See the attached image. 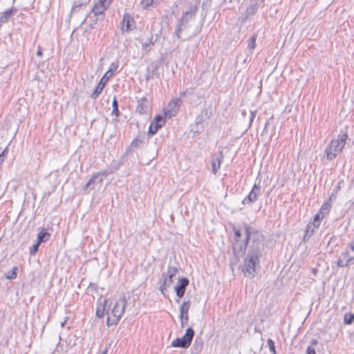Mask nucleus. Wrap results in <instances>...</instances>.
<instances>
[{"mask_svg":"<svg viewBox=\"0 0 354 354\" xmlns=\"http://www.w3.org/2000/svg\"><path fill=\"white\" fill-rule=\"evenodd\" d=\"M267 344L269 347L270 351L273 354H277L274 341L272 339H268L267 341Z\"/></svg>","mask_w":354,"mask_h":354,"instance_id":"c9c22d12","label":"nucleus"},{"mask_svg":"<svg viewBox=\"0 0 354 354\" xmlns=\"http://www.w3.org/2000/svg\"><path fill=\"white\" fill-rule=\"evenodd\" d=\"M312 272H313L315 275H316V274H317V268H313V269L312 270Z\"/></svg>","mask_w":354,"mask_h":354,"instance_id":"8fccbe9b","label":"nucleus"},{"mask_svg":"<svg viewBox=\"0 0 354 354\" xmlns=\"http://www.w3.org/2000/svg\"><path fill=\"white\" fill-rule=\"evenodd\" d=\"M260 183L261 180H259L257 182V179L249 194L243 200L242 203L243 205H250L258 199L261 194Z\"/></svg>","mask_w":354,"mask_h":354,"instance_id":"6e6552de","label":"nucleus"},{"mask_svg":"<svg viewBox=\"0 0 354 354\" xmlns=\"http://www.w3.org/2000/svg\"><path fill=\"white\" fill-rule=\"evenodd\" d=\"M255 115H256L255 112H252V111L250 112V123L252 122L253 120L255 118Z\"/></svg>","mask_w":354,"mask_h":354,"instance_id":"79ce46f5","label":"nucleus"},{"mask_svg":"<svg viewBox=\"0 0 354 354\" xmlns=\"http://www.w3.org/2000/svg\"><path fill=\"white\" fill-rule=\"evenodd\" d=\"M6 151H4L1 155H0V165L2 164V162H3L4 160V158L3 157V153H5Z\"/></svg>","mask_w":354,"mask_h":354,"instance_id":"49530a36","label":"nucleus"},{"mask_svg":"<svg viewBox=\"0 0 354 354\" xmlns=\"http://www.w3.org/2000/svg\"><path fill=\"white\" fill-rule=\"evenodd\" d=\"M348 248L352 250V252L354 253V239L351 241Z\"/></svg>","mask_w":354,"mask_h":354,"instance_id":"a19ab883","label":"nucleus"},{"mask_svg":"<svg viewBox=\"0 0 354 354\" xmlns=\"http://www.w3.org/2000/svg\"><path fill=\"white\" fill-rule=\"evenodd\" d=\"M339 189V186L337 187H336L335 189H334L333 190H337V191L338 192Z\"/></svg>","mask_w":354,"mask_h":354,"instance_id":"5fc2aeb1","label":"nucleus"},{"mask_svg":"<svg viewBox=\"0 0 354 354\" xmlns=\"http://www.w3.org/2000/svg\"><path fill=\"white\" fill-rule=\"evenodd\" d=\"M80 6H81V5H79V4L77 5V4H76V3H74L73 7V10H75V9H76V8H77V7H80Z\"/></svg>","mask_w":354,"mask_h":354,"instance_id":"09e8293b","label":"nucleus"},{"mask_svg":"<svg viewBox=\"0 0 354 354\" xmlns=\"http://www.w3.org/2000/svg\"><path fill=\"white\" fill-rule=\"evenodd\" d=\"M323 218L324 217H322V216L320 215L319 213L315 215L313 222H310L314 228L319 227V226L320 225L321 221L322 220Z\"/></svg>","mask_w":354,"mask_h":354,"instance_id":"2f4dec72","label":"nucleus"},{"mask_svg":"<svg viewBox=\"0 0 354 354\" xmlns=\"http://www.w3.org/2000/svg\"><path fill=\"white\" fill-rule=\"evenodd\" d=\"M306 353V354H316L315 349L312 346H308Z\"/></svg>","mask_w":354,"mask_h":354,"instance_id":"ea45409f","label":"nucleus"},{"mask_svg":"<svg viewBox=\"0 0 354 354\" xmlns=\"http://www.w3.org/2000/svg\"><path fill=\"white\" fill-rule=\"evenodd\" d=\"M331 207V197H329L327 201L324 203L321 206L319 214L324 217L330 212Z\"/></svg>","mask_w":354,"mask_h":354,"instance_id":"412c9836","label":"nucleus"},{"mask_svg":"<svg viewBox=\"0 0 354 354\" xmlns=\"http://www.w3.org/2000/svg\"><path fill=\"white\" fill-rule=\"evenodd\" d=\"M127 303L126 297L123 295L114 303L111 310L106 311V325L108 326L116 325L119 322L124 313Z\"/></svg>","mask_w":354,"mask_h":354,"instance_id":"7ed1b4c3","label":"nucleus"},{"mask_svg":"<svg viewBox=\"0 0 354 354\" xmlns=\"http://www.w3.org/2000/svg\"><path fill=\"white\" fill-rule=\"evenodd\" d=\"M189 279L186 277L179 279L178 283L174 286L177 297L182 298L185 292L186 287L189 285Z\"/></svg>","mask_w":354,"mask_h":354,"instance_id":"2eb2a0df","label":"nucleus"},{"mask_svg":"<svg viewBox=\"0 0 354 354\" xmlns=\"http://www.w3.org/2000/svg\"><path fill=\"white\" fill-rule=\"evenodd\" d=\"M154 3L153 2V0H142L141 1V6L142 8L145 10L148 9L151 6H153Z\"/></svg>","mask_w":354,"mask_h":354,"instance_id":"f704fd0d","label":"nucleus"},{"mask_svg":"<svg viewBox=\"0 0 354 354\" xmlns=\"http://www.w3.org/2000/svg\"><path fill=\"white\" fill-rule=\"evenodd\" d=\"M158 69V66L156 63H152L150 66H149L147 69L146 74V80L149 81V80L153 79L155 76L158 78L160 77L159 73L157 72Z\"/></svg>","mask_w":354,"mask_h":354,"instance_id":"a211bd4d","label":"nucleus"},{"mask_svg":"<svg viewBox=\"0 0 354 354\" xmlns=\"http://www.w3.org/2000/svg\"><path fill=\"white\" fill-rule=\"evenodd\" d=\"M18 267L14 266L10 270L8 271L5 274V277L7 279H15L17 277V272H18Z\"/></svg>","mask_w":354,"mask_h":354,"instance_id":"bb28decb","label":"nucleus"},{"mask_svg":"<svg viewBox=\"0 0 354 354\" xmlns=\"http://www.w3.org/2000/svg\"><path fill=\"white\" fill-rule=\"evenodd\" d=\"M315 228H314V227L312 225L311 223H309L306 225V234L304 235V240H306L307 236L310 237V236L313 235V234L315 231Z\"/></svg>","mask_w":354,"mask_h":354,"instance_id":"473e14b6","label":"nucleus"},{"mask_svg":"<svg viewBox=\"0 0 354 354\" xmlns=\"http://www.w3.org/2000/svg\"><path fill=\"white\" fill-rule=\"evenodd\" d=\"M106 352H107V350L105 349L104 351H102L101 353L100 354H106Z\"/></svg>","mask_w":354,"mask_h":354,"instance_id":"603ef678","label":"nucleus"},{"mask_svg":"<svg viewBox=\"0 0 354 354\" xmlns=\"http://www.w3.org/2000/svg\"><path fill=\"white\" fill-rule=\"evenodd\" d=\"M40 244V243L37 241V243H35L32 248H30V254L31 255H35L38 252Z\"/></svg>","mask_w":354,"mask_h":354,"instance_id":"4c0bfd02","label":"nucleus"},{"mask_svg":"<svg viewBox=\"0 0 354 354\" xmlns=\"http://www.w3.org/2000/svg\"><path fill=\"white\" fill-rule=\"evenodd\" d=\"M97 289H98L97 285L94 283H90V284L88 285V286L87 288L88 292H91V293L97 292Z\"/></svg>","mask_w":354,"mask_h":354,"instance_id":"e433bc0d","label":"nucleus"},{"mask_svg":"<svg viewBox=\"0 0 354 354\" xmlns=\"http://www.w3.org/2000/svg\"><path fill=\"white\" fill-rule=\"evenodd\" d=\"M17 12V9L12 7L11 8H9L6 10V11L3 12L0 17V26H2V24L6 23L8 21L10 18L14 15L15 12Z\"/></svg>","mask_w":354,"mask_h":354,"instance_id":"6ab92c4d","label":"nucleus"},{"mask_svg":"<svg viewBox=\"0 0 354 354\" xmlns=\"http://www.w3.org/2000/svg\"><path fill=\"white\" fill-rule=\"evenodd\" d=\"M224 158V155L223 151H220L218 154L215 157L214 156L211 165L212 168V172L214 174H216L219 169L221 168V162H223Z\"/></svg>","mask_w":354,"mask_h":354,"instance_id":"f3484780","label":"nucleus"},{"mask_svg":"<svg viewBox=\"0 0 354 354\" xmlns=\"http://www.w3.org/2000/svg\"><path fill=\"white\" fill-rule=\"evenodd\" d=\"M318 342L317 339H313L310 342L311 346H316Z\"/></svg>","mask_w":354,"mask_h":354,"instance_id":"a18cd8bd","label":"nucleus"},{"mask_svg":"<svg viewBox=\"0 0 354 354\" xmlns=\"http://www.w3.org/2000/svg\"><path fill=\"white\" fill-rule=\"evenodd\" d=\"M190 308V301H184L180 307V326L182 328L185 327V325H187L189 316L188 313Z\"/></svg>","mask_w":354,"mask_h":354,"instance_id":"ddd939ff","label":"nucleus"},{"mask_svg":"<svg viewBox=\"0 0 354 354\" xmlns=\"http://www.w3.org/2000/svg\"><path fill=\"white\" fill-rule=\"evenodd\" d=\"M181 105V100L180 97L172 99L168 104L167 108L165 110V116L169 118L175 116Z\"/></svg>","mask_w":354,"mask_h":354,"instance_id":"1a4fd4ad","label":"nucleus"},{"mask_svg":"<svg viewBox=\"0 0 354 354\" xmlns=\"http://www.w3.org/2000/svg\"><path fill=\"white\" fill-rule=\"evenodd\" d=\"M245 239L239 243V252H244L248 247V253L244 259L242 272L245 275L253 278L257 268H260V258L265 248L264 236L257 229L248 223L243 224Z\"/></svg>","mask_w":354,"mask_h":354,"instance_id":"f257e3e1","label":"nucleus"},{"mask_svg":"<svg viewBox=\"0 0 354 354\" xmlns=\"http://www.w3.org/2000/svg\"><path fill=\"white\" fill-rule=\"evenodd\" d=\"M118 66L119 64L118 62H113L111 64L108 71L103 75L100 81L98 82L95 90L91 93V97L92 99L95 100L99 97L103 88H104L106 82L113 75L114 73L118 70Z\"/></svg>","mask_w":354,"mask_h":354,"instance_id":"20e7f679","label":"nucleus"},{"mask_svg":"<svg viewBox=\"0 0 354 354\" xmlns=\"http://www.w3.org/2000/svg\"><path fill=\"white\" fill-rule=\"evenodd\" d=\"M268 124V122H267L266 123V125H265V127H266V128L267 127Z\"/></svg>","mask_w":354,"mask_h":354,"instance_id":"4d7b16f0","label":"nucleus"},{"mask_svg":"<svg viewBox=\"0 0 354 354\" xmlns=\"http://www.w3.org/2000/svg\"><path fill=\"white\" fill-rule=\"evenodd\" d=\"M178 269L174 266H169L166 272H163V274L167 275L168 277L173 278L176 273L178 272Z\"/></svg>","mask_w":354,"mask_h":354,"instance_id":"c85d7f7f","label":"nucleus"},{"mask_svg":"<svg viewBox=\"0 0 354 354\" xmlns=\"http://www.w3.org/2000/svg\"><path fill=\"white\" fill-rule=\"evenodd\" d=\"M112 106H113V110L111 112L112 115H114L116 117H118L120 115V111L118 109V100L115 97L113 98V100L112 102Z\"/></svg>","mask_w":354,"mask_h":354,"instance_id":"7c9ffc66","label":"nucleus"},{"mask_svg":"<svg viewBox=\"0 0 354 354\" xmlns=\"http://www.w3.org/2000/svg\"><path fill=\"white\" fill-rule=\"evenodd\" d=\"M354 322V315L353 313H346L344 317V322L346 324H351Z\"/></svg>","mask_w":354,"mask_h":354,"instance_id":"72a5a7b5","label":"nucleus"},{"mask_svg":"<svg viewBox=\"0 0 354 354\" xmlns=\"http://www.w3.org/2000/svg\"><path fill=\"white\" fill-rule=\"evenodd\" d=\"M348 136L346 132H340L336 138L333 139L324 150L326 158L331 160L343 150Z\"/></svg>","mask_w":354,"mask_h":354,"instance_id":"f03ea898","label":"nucleus"},{"mask_svg":"<svg viewBox=\"0 0 354 354\" xmlns=\"http://www.w3.org/2000/svg\"><path fill=\"white\" fill-rule=\"evenodd\" d=\"M150 110V102L146 97L139 99L137 102L136 112L139 115L147 114Z\"/></svg>","mask_w":354,"mask_h":354,"instance_id":"4468645a","label":"nucleus"},{"mask_svg":"<svg viewBox=\"0 0 354 354\" xmlns=\"http://www.w3.org/2000/svg\"><path fill=\"white\" fill-rule=\"evenodd\" d=\"M185 95V92H182V93H180V96H181V97H182V96H184Z\"/></svg>","mask_w":354,"mask_h":354,"instance_id":"864d4df0","label":"nucleus"},{"mask_svg":"<svg viewBox=\"0 0 354 354\" xmlns=\"http://www.w3.org/2000/svg\"><path fill=\"white\" fill-rule=\"evenodd\" d=\"M203 348V342L201 338L196 337L191 348L192 354H199Z\"/></svg>","mask_w":354,"mask_h":354,"instance_id":"aec40b11","label":"nucleus"},{"mask_svg":"<svg viewBox=\"0 0 354 354\" xmlns=\"http://www.w3.org/2000/svg\"><path fill=\"white\" fill-rule=\"evenodd\" d=\"M194 334V329L189 327L187 328L185 335L182 337L174 339L171 346L176 348H187L191 345Z\"/></svg>","mask_w":354,"mask_h":354,"instance_id":"423d86ee","label":"nucleus"},{"mask_svg":"<svg viewBox=\"0 0 354 354\" xmlns=\"http://www.w3.org/2000/svg\"><path fill=\"white\" fill-rule=\"evenodd\" d=\"M354 264V253L348 247L341 252L337 261L338 267L344 268Z\"/></svg>","mask_w":354,"mask_h":354,"instance_id":"0eeeda50","label":"nucleus"},{"mask_svg":"<svg viewBox=\"0 0 354 354\" xmlns=\"http://www.w3.org/2000/svg\"><path fill=\"white\" fill-rule=\"evenodd\" d=\"M135 28L133 17L129 13H124L122 17V30L127 32Z\"/></svg>","mask_w":354,"mask_h":354,"instance_id":"dca6fc26","label":"nucleus"},{"mask_svg":"<svg viewBox=\"0 0 354 354\" xmlns=\"http://www.w3.org/2000/svg\"><path fill=\"white\" fill-rule=\"evenodd\" d=\"M107 301L106 299L104 300V304L102 307H99L96 310V316L99 318H102L104 317L106 312V304Z\"/></svg>","mask_w":354,"mask_h":354,"instance_id":"c756f323","label":"nucleus"},{"mask_svg":"<svg viewBox=\"0 0 354 354\" xmlns=\"http://www.w3.org/2000/svg\"><path fill=\"white\" fill-rule=\"evenodd\" d=\"M261 4L254 3V4L250 5L245 10V19L250 16L254 15L257 13Z\"/></svg>","mask_w":354,"mask_h":354,"instance_id":"a878e982","label":"nucleus"},{"mask_svg":"<svg viewBox=\"0 0 354 354\" xmlns=\"http://www.w3.org/2000/svg\"><path fill=\"white\" fill-rule=\"evenodd\" d=\"M233 232H234V235L236 236V245L239 246V244L238 245L239 240L237 239L240 238L241 236V230L234 227H233Z\"/></svg>","mask_w":354,"mask_h":354,"instance_id":"58836bf2","label":"nucleus"},{"mask_svg":"<svg viewBox=\"0 0 354 354\" xmlns=\"http://www.w3.org/2000/svg\"><path fill=\"white\" fill-rule=\"evenodd\" d=\"M257 39V34L253 33L251 37L248 40V48L249 50H252L256 47V41Z\"/></svg>","mask_w":354,"mask_h":354,"instance_id":"cd10ccee","label":"nucleus"},{"mask_svg":"<svg viewBox=\"0 0 354 354\" xmlns=\"http://www.w3.org/2000/svg\"><path fill=\"white\" fill-rule=\"evenodd\" d=\"M254 1L261 5L264 3L265 0H254Z\"/></svg>","mask_w":354,"mask_h":354,"instance_id":"de8ad7c7","label":"nucleus"},{"mask_svg":"<svg viewBox=\"0 0 354 354\" xmlns=\"http://www.w3.org/2000/svg\"><path fill=\"white\" fill-rule=\"evenodd\" d=\"M156 41V39H154L153 35L151 34V37L148 38L147 41L142 43V49L149 53L151 50V46H153Z\"/></svg>","mask_w":354,"mask_h":354,"instance_id":"393cba45","label":"nucleus"},{"mask_svg":"<svg viewBox=\"0 0 354 354\" xmlns=\"http://www.w3.org/2000/svg\"><path fill=\"white\" fill-rule=\"evenodd\" d=\"M337 193V190H333V192L331 193L330 197H331V200L333 199V198H336V194Z\"/></svg>","mask_w":354,"mask_h":354,"instance_id":"c03bdc74","label":"nucleus"},{"mask_svg":"<svg viewBox=\"0 0 354 354\" xmlns=\"http://www.w3.org/2000/svg\"><path fill=\"white\" fill-rule=\"evenodd\" d=\"M158 1H159V0H153V2L154 3H157V2H158Z\"/></svg>","mask_w":354,"mask_h":354,"instance_id":"6e6d98bb","label":"nucleus"},{"mask_svg":"<svg viewBox=\"0 0 354 354\" xmlns=\"http://www.w3.org/2000/svg\"><path fill=\"white\" fill-rule=\"evenodd\" d=\"M165 116L158 115L153 119L149 127L148 135L149 136L155 135L158 130L165 124Z\"/></svg>","mask_w":354,"mask_h":354,"instance_id":"9b49d317","label":"nucleus"},{"mask_svg":"<svg viewBox=\"0 0 354 354\" xmlns=\"http://www.w3.org/2000/svg\"><path fill=\"white\" fill-rule=\"evenodd\" d=\"M37 56H41L42 55V50H41V48L40 46H38V48H37Z\"/></svg>","mask_w":354,"mask_h":354,"instance_id":"37998d69","label":"nucleus"},{"mask_svg":"<svg viewBox=\"0 0 354 354\" xmlns=\"http://www.w3.org/2000/svg\"><path fill=\"white\" fill-rule=\"evenodd\" d=\"M112 0H98L92 9V12L95 16L104 14V12L110 7Z\"/></svg>","mask_w":354,"mask_h":354,"instance_id":"f8f14e48","label":"nucleus"},{"mask_svg":"<svg viewBox=\"0 0 354 354\" xmlns=\"http://www.w3.org/2000/svg\"><path fill=\"white\" fill-rule=\"evenodd\" d=\"M143 144V142L142 140L139 139L138 138H134L128 149H126L125 153L127 155L130 153L131 151H133L136 149H138L140 147V146Z\"/></svg>","mask_w":354,"mask_h":354,"instance_id":"b1692460","label":"nucleus"},{"mask_svg":"<svg viewBox=\"0 0 354 354\" xmlns=\"http://www.w3.org/2000/svg\"><path fill=\"white\" fill-rule=\"evenodd\" d=\"M50 238V234L44 228H42L37 234V242L41 243L48 241Z\"/></svg>","mask_w":354,"mask_h":354,"instance_id":"5701e85b","label":"nucleus"},{"mask_svg":"<svg viewBox=\"0 0 354 354\" xmlns=\"http://www.w3.org/2000/svg\"><path fill=\"white\" fill-rule=\"evenodd\" d=\"M196 13V8H191L190 10L184 12L181 17L178 19L174 35L178 39H181V34L184 29L188 27V23L194 18Z\"/></svg>","mask_w":354,"mask_h":354,"instance_id":"39448f33","label":"nucleus"},{"mask_svg":"<svg viewBox=\"0 0 354 354\" xmlns=\"http://www.w3.org/2000/svg\"><path fill=\"white\" fill-rule=\"evenodd\" d=\"M66 323V319H65L64 322H61V326L63 328Z\"/></svg>","mask_w":354,"mask_h":354,"instance_id":"3c124183","label":"nucleus"},{"mask_svg":"<svg viewBox=\"0 0 354 354\" xmlns=\"http://www.w3.org/2000/svg\"><path fill=\"white\" fill-rule=\"evenodd\" d=\"M108 175L109 172L106 170L94 174L86 184L85 189H93L95 185L101 183L103 181V178L107 176Z\"/></svg>","mask_w":354,"mask_h":354,"instance_id":"9d476101","label":"nucleus"},{"mask_svg":"<svg viewBox=\"0 0 354 354\" xmlns=\"http://www.w3.org/2000/svg\"><path fill=\"white\" fill-rule=\"evenodd\" d=\"M162 282L160 284V290L161 291L162 293H163L164 290H167V288H169L170 286V285L173 283V280H172L173 278L168 277L167 275L162 273Z\"/></svg>","mask_w":354,"mask_h":354,"instance_id":"4be33fe9","label":"nucleus"}]
</instances>
